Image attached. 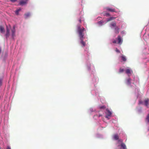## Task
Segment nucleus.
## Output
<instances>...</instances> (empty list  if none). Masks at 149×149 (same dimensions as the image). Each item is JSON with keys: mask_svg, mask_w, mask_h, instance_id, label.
I'll return each instance as SVG.
<instances>
[{"mask_svg": "<svg viewBox=\"0 0 149 149\" xmlns=\"http://www.w3.org/2000/svg\"><path fill=\"white\" fill-rule=\"evenodd\" d=\"M85 30V29L83 27L82 28H81L80 26L78 27L77 31L80 39L84 38L83 32Z\"/></svg>", "mask_w": 149, "mask_h": 149, "instance_id": "nucleus-1", "label": "nucleus"}, {"mask_svg": "<svg viewBox=\"0 0 149 149\" xmlns=\"http://www.w3.org/2000/svg\"><path fill=\"white\" fill-rule=\"evenodd\" d=\"M117 42L116 40H114L113 41V43H118V44L121 45L123 42V39L119 35L117 38Z\"/></svg>", "mask_w": 149, "mask_h": 149, "instance_id": "nucleus-2", "label": "nucleus"}, {"mask_svg": "<svg viewBox=\"0 0 149 149\" xmlns=\"http://www.w3.org/2000/svg\"><path fill=\"white\" fill-rule=\"evenodd\" d=\"M106 111H107L106 112V116L105 117L106 118H108L109 116H111L112 113L109 110L107 109H106Z\"/></svg>", "mask_w": 149, "mask_h": 149, "instance_id": "nucleus-3", "label": "nucleus"}, {"mask_svg": "<svg viewBox=\"0 0 149 149\" xmlns=\"http://www.w3.org/2000/svg\"><path fill=\"white\" fill-rule=\"evenodd\" d=\"M28 0H20L19 2V4L20 5L23 6L27 3Z\"/></svg>", "mask_w": 149, "mask_h": 149, "instance_id": "nucleus-4", "label": "nucleus"}, {"mask_svg": "<svg viewBox=\"0 0 149 149\" xmlns=\"http://www.w3.org/2000/svg\"><path fill=\"white\" fill-rule=\"evenodd\" d=\"M10 30L8 29V26H6V32L5 35L6 38H7L8 37H9L10 36Z\"/></svg>", "mask_w": 149, "mask_h": 149, "instance_id": "nucleus-5", "label": "nucleus"}, {"mask_svg": "<svg viewBox=\"0 0 149 149\" xmlns=\"http://www.w3.org/2000/svg\"><path fill=\"white\" fill-rule=\"evenodd\" d=\"M125 71L126 73L129 76H130V75L131 74V72H132V71L129 69H126Z\"/></svg>", "mask_w": 149, "mask_h": 149, "instance_id": "nucleus-6", "label": "nucleus"}, {"mask_svg": "<svg viewBox=\"0 0 149 149\" xmlns=\"http://www.w3.org/2000/svg\"><path fill=\"white\" fill-rule=\"evenodd\" d=\"M105 8L107 10L111 12H116V10L115 9L110 8L109 7H107Z\"/></svg>", "mask_w": 149, "mask_h": 149, "instance_id": "nucleus-7", "label": "nucleus"}, {"mask_svg": "<svg viewBox=\"0 0 149 149\" xmlns=\"http://www.w3.org/2000/svg\"><path fill=\"white\" fill-rule=\"evenodd\" d=\"M149 102V99L147 98L145 99L144 101V104L146 106H147L148 105V102Z\"/></svg>", "mask_w": 149, "mask_h": 149, "instance_id": "nucleus-8", "label": "nucleus"}, {"mask_svg": "<svg viewBox=\"0 0 149 149\" xmlns=\"http://www.w3.org/2000/svg\"><path fill=\"white\" fill-rule=\"evenodd\" d=\"M12 32V35L13 38L15 36V27L14 26L13 27V29L11 30Z\"/></svg>", "mask_w": 149, "mask_h": 149, "instance_id": "nucleus-9", "label": "nucleus"}, {"mask_svg": "<svg viewBox=\"0 0 149 149\" xmlns=\"http://www.w3.org/2000/svg\"><path fill=\"white\" fill-rule=\"evenodd\" d=\"M121 148L120 149H127L125 143H122L121 144Z\"/></svg>", "mask_w": 149, "mask_h": 149, "instance_id": "nucleus-10", "label": "nucleus"}, {"mask_svg": "<svg viewBox=\"0 0 149 149\" xmlns=\"http://www.w3.org/2000/svg\"><path fill=\"white\" fill-rule=\"evenodd\" d=\"M84 38H82V39H80V40H81V44L82 45V46L84 47L86 45V43L84 42L83 41V40Z\"/></svg>", "mask_w": 149, "mask_h": 149, "instance_id": "nucleus-11", "label": "nucleus"}, {"mask_svg": "<svg viewBox=\"0 0 149 149\" xmlns=\"http://www.w3.org/2000/svg\"><path fill=\"white\" fill-rule=\"evenodd\" d=\"M116 18V17H111L107 19V22L110 21H111L114 20Z\"/></svg>", "mask_w": 149, "mask_h": 149, "instance_id": "nucleus-12", "label": "nucleus"}, {"mask_svg": "<svg viewBox=\"0 0 149 149\" xmlns=\"http://www.w3.org/2000/svg\"><path fill=\"white\" fill-rule=\"evenodd\" d=\"M115 33L117 34H118L119 33V28L118 27L116 26L115 28Z\"/></svg>", "mask_w": 149, "mask_h": 149, "instance_id": "nucleus-13", "label": "nucleus"}, {"mask_svg": "<svg viewBox=\"0 0 149 149\" xmlns=\"http://www.w3.org/2000/svg\"><path fill=\"white\" fill-rule=\"evenodd\" d=\"M24 16L25 18L26 19L30 16V13H25L24 15Z\"/></svg>", "mask_w": 149, "mask_h": 149, "instance_id": "nucleus-14", "label": "nucleus"}, {"mask_svg": "<svg viewBox=\"0 0 149 149\" xmlns=\"http://www.w3.org/2000/svg\"><path fill=\"white\" fill-rule=\"evenodd\" d=\"M131 79L130 78H128L127 80L126 83L127 85H130L131 84Z\"/></svg>", "mask_w": 149, "mask_h": 149, "instance_id": "nucleus-15", "label": "nucleus"}, {"mask_svg": "<svg viewBox=\"0 0 149 149\" xmlns=\"http://www.w3.org/2000/svg\"><path fill=\"white\" fill-rule=\"evenodd\" d=\"M0 31L1 33H3L4 32V28L2 26H0Z\"/></svg>", "mask_w": 149, "mask_h": 149, "instance_id": "nucleus-16", "label": "nucleus"}, {"mask_svg": "<svg viewBox=\"0 0 149 149\" xmlns=\"http://www.w3.org/2000/svg\"><path fill=\"white\" fill-rule=\"evenodd\" d=\"M121 58L122 60H123V61L125 62L126 61L127 59L126 57L124 55H122L121 56Z\"/></svg>", "mask_w": 149, "mask_h": 149, "instance_id": "nucleus-17", "label": "nucleus"}, {"mask_svg": "<svg viewBox=\"0 0 149 149\" xmlns=\"http://www.w3.org/2000/svg\"><path fill=\"white\" fill-rule=\"evenodd\" d=\"M110 25H111V26H112L113 27H114L115 28L116 27V22H113L111 23L110 24Z\"/></svg>", "mask_w": 149, "mask_h": 149, "instance_id": "nucleus-18", "label": "nucleus"}, {"mask_svg": "<svg viewBox=\"0 0 149 149\" xmlns=\"http://www.w3.org/2000/svg\"><path fill=\"white\" fill-rule=\"evenodd\" d=\"M113 137L114 139L116 140H118L119 139V136L117 134H114L113 135Z\"/></svg>", "mask_w": 149, "mask_h": 149, "instance_id": "nucleus-19", "label": "nucleus"}, {"mask_svg": "<svg viewBox=\"0 0 149 149\" xmlns=\"http://www.w3.org/2000/svg\"><path fill=\"white\" fill-rule=\"evenodd\" d=\"M99 107L101 109H104L106 108V107L104 106H100Z\"/></svg>", "mask_w": 149, "mask_h": 149, "instance_id": "nucleus-20", "label": "nucleus"}, {"mask_svg": "<svg viewBox=\"0 0 149 149\" xmlns=\"http://www.w3.org/2000/svg\"><path fill=\"white\" fill-rule=\"evenodd\" d=\"M124 70L123 68H120L119 69V72L120 73H122L123 72Z\"/></svg>", "mask_w": 149, "mask_h": 149, "instance_id": "nucleus-21", "label": "nucleus"}, {"mask_svg": "<svg viewBox=\"0 0 149 149\" xmlns=\"http://www.w3.org/2000/svg\"><path fill=\"white\" fill-rule=\"evenodd\" d=\"M2 80H3L2 78H0V87L2 85Z\"/></svg>", "mask_w": 149, "mask_h": 149, "instance_id": "nucleus-22", "label": "nucleus"}, {"mask_svg": "<svg viewBox=\"0 0 149 149\" xmlns=\"http://www.w3.org/2000/svg\"><path fill=\"white\" fill-rule=\"evenodd\" d=\"M104 16H110V14L109 13H106L104 14Z\"/></svg>", "mask_w": 149, "mask_h": 149, "instance_id": "nucleus-23", "label": "nucleus"}, {"mask_svg": "<svg viewBox=\"0 0 149 149\" xmlns=\"http://www.w3.org/2000/svg\"><path fill=\"white\" fill-rule=\"evenodd\" d=\"M146 119L147 120L148 122L149 123V113L148 114L147 117L146 118Z\"/></svg>", "mask_w": 149, "mask_h": 149, "instance_id": "nucleus-24", "label": "nucleus"}, {"mask_svg": "<svg viewBox=\"0 0 149 149\" xmlns=\"http://www.w3.org/2000/svg\"><path fill=\"white\" fill-rule=\"evenodd\" d=\"M115 51H116L118 53H120V51L118 49H117V48H116V50H115Z\"/></svg>", "mask_w": 149, "mask_h": 149, "instance_id": "nucleus-25", "label": "nucleus"}, {"mask_svg": "<svg viewBox=\"0 0 149 149\" xmlns=\"http://www.w3.org/2000/svg\"><path fill=\"white\" fill-rule=\"evenodd\" d=\"M19 12L18 10H16L15 11V13L17 15H18Z\"/></svg>", "mask_w": 149, "mask_h": 149, "instance_id": "nucleus-26", "label": "nucleus"}, {"mask_svg": "<svg viewBox=\"0 0 149 149\" xmlns=\"http://www.w3.org/2000/svg\"><path fill=\"white\" fill-rule=\"evenodd\" d=\"M17 1V0H10V1L11 2H15V1Z\"/></svg>", "mask_w": 149, "mask_h": 149, "instance_id": "nucleus-27", "label": "nucleus"}, {"mask_svg": "<svg viewBox=\"0 0 149 149\" xmlns=\"http://www.w3.org/2000/svg\"><path fill=\"white\" fill-rule=\"evenodd\" d=\"M7 149H11L10 147L9 146H7Z\"/></svg>", "mask_w": 149, "mask_h": 149, "instance_id": "nucleus-28", "label": "nucleus"}, {"mask_svg": "<svg viewBox=\"0 0 149 149\" xmlns=\"http://www.w3.org/2000/svg\"><path fill=\"white\" fill-rule=\"evenodd\" d=\"M118 141H120V142H121L123 143L122 142H123V140H122L121 139V140H118Z\"/></svg>", "mask_w": 149, "mask_h": 149, "instance_id": "nucleus-29", "label": "nucleus"}, {"mask_svg": "<svg viewBox=\"0 0 149 149\" xmlns=\"http://www.w3.org/2000/svg\"><path fill=\"white\" fill-rule=\"evenodd\" d=\"M17 10L19 12L21 10V9L20 8H19V9H17Z\"/></svg>", "mask_w": 149, "mask_h": 149, "instance_id": "nucleus-30", "label": "nucleus"}, {"mask_svg": "<svg viewBox=\"0 0 149 149\" xmlns=\"http://www.w3.org/2000/svg\"><path fill=\"white\" fill-rule=\"evenodd\" d=\"M79 22L80 23H81V19H79Z\"/></svg>", "mask_w": 149, "mask_h": 149, "instance_id": "nucleus-31", "label": "nucleus"}, {"mask_svg": "<svg viewBox=\"0 0 149 149\" xmlns=\"http://www.w3.org/2000/svg\"><path fill=\"white\" fill-rule=\"evenodd\" d=\"M102 116V115L101 114H99V116H98V117L99 118L101 116Z\"/></svg>", "mask_w": 149, "mask_h": 149, "instance_id": "nucleus-32", "label": "nucleus"}, {"mask_svg": "<svg viewBox=\"0 0 149 149\" xmlns=\"http://www.w3.org/2000/svg\"><path fill=\"white\" fill-rule=\"evenodd\" d=\"M98 23H101L102 22H101V21H100V22H98Z\"/></svg>", "mask_w": 149, "mask_h": 149, "instance_id": "nucleus-33", "label": "nucleus"}]
</instances>
